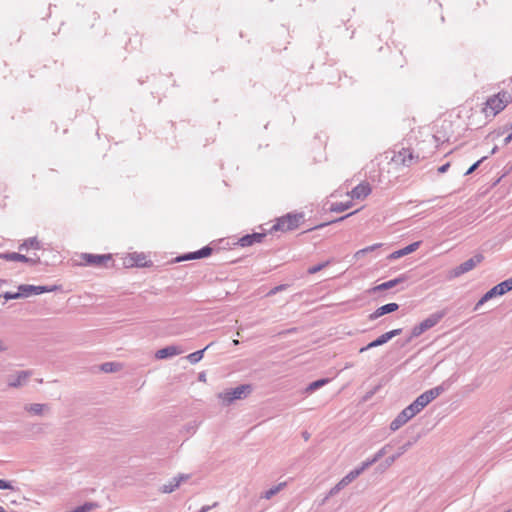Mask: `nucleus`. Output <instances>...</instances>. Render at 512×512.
<instances>
[{"instance_id": "09e8293b", "label": "nucleus", "mask_w": 512, "mask_h": 512, "mask_svg": "<svg viewBox=\"0 0 512 512\" xmlns=\"http://www.w3.org/2000/svg\"><path fill=\"white\" fill-rule=\"evenodd\" d=\"M8 349L4 340L0 339V352H4Z\"/></svg>"}, {"instance_id": "aec40b11", "label": "nucleus", "mask_w": 512, "mask_h": 512, "mask_svg": "<svg viewBox=\"0 0 512 512\" xmlns=\"http://www.w3.org/2000/svg\"><path fill=\"white\" fill-rule=\"evenodd\" d=\"M371 193V187L368 183L362 182L354 187L349 195L352 199H363Z\"/></svg>"}, {"instance_id": "7c9ffc66", "label": "nucleus", "mask_w": 512, "mask_h": 512, "mask_svg": "<svg viewBox=\"0 0 512 512\" xmlns=\"http://www.w3.org/2000/svg\"><path fill=\"white\" fill-rule=\"evenodd\" d=\"M352 205H353L352 201L334 203L331 206V211L344 212V211L350 209L352 207Z\"/></svg>"}, {"instance_id": "a211bd4d", "label": "nucleus", "mask_w": 512, "mask_h": 512, "mask_svg": "<svg viewBox=\"0 0 512 512\" xmlns=\"http://www.w3.org/2000/svg\"><path fill=\"white\" fill-rule=\"evenodd\" d=\"M413 418V415L408 412L407 408H404L396 418L390 423V429L396 431L405 425L409 420Z\"/></svg>"}, {"instance_id": "c9c22d12", "label": "nucleus", "mask_w": 512, "mask_h": 512, "mask_svg": "<svg viewBox=\"0 0 512 512\" xmlns=\"http://www.w3.org/2000/svg\"><path fill=\"white\" fill-rule=\"evenodd\" d=\"M378 460L373 456L372 458H369L367 459L366 461H364L360 467H357L355 468L356 471H359V475L364 471L366 470L367 468H369L371 465H373L374 463H376Z\"/></svg>"}, {"instance_id": "8fccbe9b", "label": "nucleus", "mask_w": 512, "mask_h": 512, "mask_svg": "<svg viewBox=\"0 0 512 512\" xmlns=\"http://www.w3.org/2000/svg\"><path fill=\"white\" fill-rule=\"evenodd\" d=\"M507 94H508L507 92L502 90V91H498V92L494 93L492 96L500 97V96H507Z\"/></svg>"}, {"instance_id": "473e14b6", "label": "nucleus", "mask_w": 512, "mask_h": 512, "mask_svg": "<svg viewBox=\"0 0 512 512\" xmlns=\"http://www.w3.org/2000/svg\"><path fill=\"white\" fill-rule=\"evenodd\" d=\"M408 409V412H410L413 417H415L418 413H420L423 409H424V406L420 404V402H418L416 399L406 407Z\"/></svg>"}, {"instance_id": "f704fd0d", "label": "nucleus", "mask_w": 512, "mask_h": 512, "mask_svg": "<svg viewBox=\"0 0 512 512\" xmlns=\"http://www.w3.org/2000/svg\"><path fill=\"white\" fill-rule=\"evenodd\" d=\"M119 369V364L115 362H106L101 365V370L106 373L115 372Z\"/></svg>"}, {"instance_id": "4468645a", "label": "nucleus", "mask_w": 512, "mask_h": 512, "mask_svg": "<svg viewBox=\"0 0 512 512\" xmlns=\"http://www.w3.org/2000/svg\"><path fill=\"white\" fill-rule=\"evenodd\" d=\"M188 478H189L188 475L180 474L177 477H174L173 479H171L168 483L163 484L160 487L159 491L161 493H165V494L172 493L173 491H175L180 486V484L183 481H186Z\"/></svg>"}, {"instance_id": "412c9836", "label": "nucleus", "mask_w": 512, "mask_h": 512, "mask_svg": "<svg viewBox=\"0 0 512 512\" xmlns=\"http://www.w3.org/2000/svg\"><path fill=\"white\" fill-rule=\"evenodd\" d=\"M399 308L397 303H388L377 308L373 313L369 315L370 320H375L385 314L392 313Z\"/></svg>"}, {"instance_id": "5fc2aeb1", "label": "nucleus", "mask_w": 512, "mask_h": 512, "mask_svg": "<svg viewBox=\"0 0 512 512\" xmlns=\"http://www.w3.org/2000/svg\"><path fill=\"white\" fill-rule=\"evenodd\" d=\"M233 344H234V345H238V344H239V341H238V340H233Z\"/></svg>"}, {"instance_id": "de8ad7c7", "label": "nucleus", "mask_w": 512, "mask_h": 512, "mask_svg": "<svg viewBox=\"0 0 512 512\" xmlns=\"http://www.w3.org/2000/svg\"><path fill=\"white\" fill-rule=\"evenodd\" d=\"M217 506V502H215L213 505H206V506H203L198 512H208L210 509H212L213 507H216Z\"/></svg>"}, {"instance_id": "58836bf2", "label": "nucleus", "mask_w": 512, "mask_h": 512, "mask_svg": "<svg viewBox=\"0 0 512 512\" xmlns=\"http://www.w3.org/2000/svg\"><path fill=\"white\" fill-rule=\"evenodd\" d=\"M4 298L6 300H11V299H18V298H23V297H22L21 291L18 290V292H16V293L6 292L4 294Z\"/></svg>"}, {"instance_id": "f257e3e1", "label": "nucleus", "mask_w": 512, "mask_h": 512, "mask_svg": "<svg viewBox=\"0 0 512 512\" xmlns=\"http://www.w3.org/2000/svg\"><path fill=\"white\" fill-rule=\"evenodd\" d=\"M508 104L504 98H487L485 103L481 106V113L484 114L485 121L487 123L498 113H500Z\"/></svg>"}, {"instance_id": "bb28decb", "label": "nucleus", "mask_w": 512, "mask_h": 512, "mask_svg": "<svg viewBox=\"0 0 512 512\" xmlns=\"http://www.w3.org/2000/svg\"><path fill=\"white\" fill-rule=\"evenodd\" d=\"M40 249L41 248V244L39 242V240L36 238V237H31V238H28L26 239L20 246H19V250H25V249Z\"/></svg>"}, {"instance_id": "393cba45", "label": "nucleus", "mask_w": 512, "mask_h": 512, "mask_svg": "<svg viewBox=\"0 0 512 512\" xmlns=\"http://www.w3.org/2000/svg\"><path fill=\"white\" fill-rule=\"evenodd\" d=\"M211 252H212V249L210 247L206 246V247L201 248L198 251L191 252V253L183 256L179 260L200 259V258L209 256L211 254Z\"/></svg>"}, {"instance_id": "dca6fc26", "label": "nucleus", "mask_w": 512, "mask_h": 512, "mask_svg": "<svg viewBox=\"0 0 512 512\" xmlns=\"http://www.w3.org/2000/svg\"><path fill=\"white\" fill-rule=\"evenodd\" d=\"M124 264L127 267H144L147 265L146 255L144 253L137 252L131 253L125 258Z\"/></svg>"}, {"instance_id": "9b49d317", "label": "nucleus", "mask_w": 512, "mask_h": 512, "mask_svg": "<svg viewBox=\"0 0 512 512\" xmlns=\"http://www.w3.org/2000/svg\"><path fill=\"white\" fill-rule=\"evenodd\" d=\"M82 259L84 260L85 265L102 266V265H105L106 262L111 260V255L110 254L96 255V254L85 253L82 255Z\"/></svg>"}, {"instance_id": "c756f323", "label": "nucleus", "mask_w": 512, "mask_h": 512, "mask_svg": "<svg viewBox=\"0 0 512 512\" xmlns=\"http://www.w3.org/2000/svg\"><path fill=\"white\" fill-rule=\"evenodd\" d=\"M382 246H383V244H382V243H376V244H373V245L367 246V247H365V248H363V249L358 250V251L355 253L354 257L358 259V258H360L361 256H364V255H365V254H367V253L373 252V251H375L376 249H378V248H380V247H382Z\"/></svg>"}, {"instance_id": "f8f14e48", "label": "nucleus", "mask_w": 512, "mask_h": 512, "mask_svg": "<svg viewBox=\"0 0 512 512\" xmlns=\"http://www.w3.org/2000/svg\"><path fill=\"white\" fill-rule=\"evenodd\" d=\"M0 258L7 260V261H20V262H24V263H30L32 265H36L40 261L39 257L30 258V257H27L23 254L16 253V252L1 253Z\"/></svg>"}, {"instance_id": "6e6552de", "label": "nucleus", "mask_w": 512, "mask_h": 512, "mask_svg": "<svg viewBox=\"0 0 512 512\" xmlns=\"http://www.w3.org/2000/svg\"><path fill=\"white\" fill-rule=\"evenodd\" d=\"M401 332H402L401 329H393L391 331H388V332L380 335L377 339H375L374 341L370 342L366 346L360 348L359 352L363 353V352H365V351H367V350H369L371 348L381 346V345L387 343L393 337L399 335Z\"/></svg>"}, {"instance_id": "0eeeda50", "label": "nucleus", "mask_w": 512, "mask_h": 512, "mask_svg": "<svg viewBox=\"0 0 512 512\" xmlns=\"http://www.w3.org/2000/svg\"><path fill=\"white\" fill-rule=\"evenodd\" d=\"M56 286H35L29 284H22L18 286V290L21 291L22 297H30L31 295H40L46 292H52L56 290Z\"/></svg>"}, {"instance_id": "a878e982", "label": "nucleus", "mask_w": 512, "mask_h": 512, "mask_svg": "<svg viewBox=\"0 0 512 512\" xmlns=\"http://www.w3.org/2000/svg\"><path fill=\"white\" fill-rule=\"evenodd\" d=\"M24 409L34 415H42L45 411L49 410V407L46 404L33 403L25 405Z\"/></svg>"}, {"instance_id": "72a5a7b5", "label": "nucleus", "mask_w": 512, "mask_h": 512, "mask_svg": "<svg viewBox=\"0 0 512 512\" xmlns=\"http://www.w3.org/2000/svg\"><path fill=\"white\" fill-rule=\"evenodd\" d=\"M408 409V412H410L413 417H415L418 413H420L423 409H424V406L420 404V402H418L416 399L406 407Z\"/></svg>"}, {"instance_id": "4be33fe9", "label": "nucleus", "mask_w": 512, "mask_h": 512, "mask_svg": "<svg viewBox=\"0 0 512 512\" xmlns=\"http://www.w3.org/2000/svg\"><path fill=\"white\" fill-rule=\"evenodd\" d=\"M264 237L265 233L247 234L239 239L238 244L241 247H248L253 245L254 243H260Z\"/></svg>"}, {"instance_id": "f3484780", "label": "nucleus", "mask_w": 512, "mask_h": 512, "mask_svg": "<svg viewBox=\"0 0 512 512\" xmlns=\"http://www.w3.org/2000/svg\"><path fill=\"white\" fill-rule=\"evenodd\" d=\"M182 353H183V349L180 346L169 345V346H166V347H164L162 349H159L155 353V357L157 359H166V358H171V357L180 355Z\"/></svg>"}, {"instance_id": "e433bc0d", "label": "nucleus", "mask_w": 512, "mask_h": 512, "mask_svg": "<svg viewBox=\"0 0 512 512\" xmlns=\"http://www.w3.org/2000/svg\"><path fill=\"white\" fill-rule=\"evenodd\" d=\"M378 460L373 456L372 458H369L367 459L366 461H364L360 467H357L355 468L356 471H359V475L364 471L366 470L367 468H369L371 465H373L374 463H376Z\"/></svg>"}, {"instance_id": "9d476101", "label": "nucleus", "mask_w": 512, "mask_h": 512, "mask_svg": "<svg viewBox=\"0 0 512 512\" xmlns=\"http://www.w3.org/2000/svg\"><path fill=\"white\" fill-rule=\"evenodd\" d=\"M512 290V278L506 279L503 282L495 285L493 288L486 292V297L493 299L502 296Z\"/></svg>"}, {"instance_id": "b1692460", "label": "nucleus", "mask_w": 512, "mask_h": 512, "mask_svg": "<svg viewBox=\"0 0 512 512\" xmlns=\"http://www.w3.org/2000/svg\"><path fill=\"white\" fill-rule=\"evenodd\" d=\"M406 280V278L404 276H400V277H397L395 279H392V280H389V281H386V282H383L377 286H375L373 288V291L374 292H378V291H384V290H388V289H391V288H394L395 286H397L399 283H402Z\"/></svg>"}, {"instance_id": "7ed1b4c3", "label": "nucleus", "mask_w": 512, "mask_h": 512, "mask_svg": "<svg viewBox=\"0 0 512 512\" xmlns=\"http://www.w3.org/2000/svg\"><path fill=\"white\" fill-rule=\"evenodd\" d=\"M443 313H434L420 322L418 325H415L412 330L410 337L407 339V343L410 342L413 338H417L422 335L425 331L431 329L435 325L439 323L442 319Z\"/></svg>"}, {"instance_id": "ea45409f", "label": "nucleus", "mask_w": 512, "mask_h": 512, "mask_svg": "<svg viewBox=\"0 0 512 512\" xmlns=\"http://www.w3.org/2000/svg\"><path fill=\"white\" fill-rule=\"evenodd\" d=\"M486 159V157H482L480 160H478L477 162H475L466 172H465V175H470L472 174L477 168L478 166L480 165L481 162H483L484 160Z\"/></svg>"}, {"instance_id": "cd10ccee", "label": "nucleus", "mask_w": 512, "mask_h": 512, "mask_svg": "<svg viewBox=\"0 0 512 512\" xmlns=\"http://www.w3.org/2000/svg\"><path fill=\"white\" fill-rule=\"evenodd\" d=\"M211 346V344L207 345L204 349L202 350H198V351H195L191 354H189L186 358L188 359V361L191 363V364H196L198 363L200 360H202L203 356H204V352Z\"/></svg>"}, {"instance_id": "ddd939ff", "label": "nucleus", "mask_w": 512, "mask_h": 512, "mask_svg": "<svg viewBox=\"0 0 512 512\" xmlns=\"http://www.w3.org/2000/svg\"><path fill=\"white\" fill-rule=\"evenodd\" d=\"M359 476V471L356 469L351 470L345 477H343L331 490L329 491V496H333L337 494L341 489L351 483Z\"/></svg>"}, {"instance_id": "20e7f679", "label": "nucleus", "mask_w": 512, "mask_h": 512, "mask_svg": "<svg viewBox=\"0 0 512 512\" xmlns=\"http://www.w3.org/2000/svg\"><path fill=\"white\" fill-rule=\"evenodd\" d=\"M424 158L425 156H421L419 153H414L410 148H402L394 156V161L404 166H411Z\"/></svg>"}, {"instance_id": "423d86ee", "label": "nucleus", "mask_w": 512, "mask_h": 512, "mask_svg": "<svg viewBox=\"0 0 512 512\" xmlns=\"http://www.w3.org/2000/svg\"><path fill=\"white\" fill-rule=\"evenodd\" d=\"M484 257L482 254H476L470 259L464 261L457 267H455L452 271V275L454 277H459L462 274H465L472 269H474L478 264H480L483 261Z\"/></svg>"}, {"instance_id": "f03ea898", "label": "nucleus", "mask_w": 512, "mask_h": 512, "mask_svg": "<svg viewBox=\"0 0 512 512\" xmlns=\"http://www.w3.org/2000/svg\"><path fill=\"white\" fill-rule=\"evenodd\" d=\"M251 392V386L244 384L232 389H227L218 394V399L224 405H230L233 401L245 398Z\"/></svg>"}, {"instance_id": "37998d69", "label": "nucleus", "mask_w": 512, "mask_h": 512, "mask_svg": "<svg viewBox=\"0 0 512 512\" xmlns=\"http://www.w3.org/2000/svg\"><path fill=\"white\" fill-rule=\"evenodd\" d=\"M388 447H389L388 445L382 447L378 452L375 453L374 457L377 460H380L387 453V448Z\"/></svg>"}, {"instance_id": "4d7b16f0", "label": "nucleus", "mask_w": 512, "mask_h": 512, "mask_svg": "<svg viewBox=\"0 0 512 512\" xmlns=\"http://www.w3.org/2000/svg\"><path fill=\"white\" fill-rule=\"evenodd\" d=\"M510 129L512 130V122H511V125H510Z\"/></svg>"}, {"instance_id": "c85d7f7f", "label": "nucleus", "mask_w": 512, "mask_h": 512, "mask_svg": "<svg viewBox=\"0 0 512 512\" xmlns=\"http://www.w3.org/2000/svg\"><path fill=\"white\" fill-rule=\"evenodd\" d=\"M329 382V379L327 378H323V379H319V380H316L312 383H310L307 388H306V392L308 393H312L314 392L315 390L323 387L324 385H326L327 383Z\"/></svg>"}, {"instance_id": "603ef678", "label": "nucleus", "mask_w": 512, "mask_h": 512, "mask_svg": "<svg viewBox=\"0 0 512 512\" xmlns=\"http://www.w3.org/2000/svg\"><path fill=\"white\" fill-rule=\"evenodd\" d=\"M198 379L199 381H203L205 382L206 381V375L205 373H200L199 376H198Z\"/></svg>"}, {"instance_id": "6ab92c4d", "label": "nucleus", "mask_w": 512, "mask_h": 512, "mask_svg": "<svg viewBox=\"0 0 512 512\" xmlns=\"http://www.w3.org/2000/svg\"><path fill=\"white\" fill-rule=\"evenodd\" d=\"M413 418V415L408 412L407 408H404L396 418L390 423V429L396 431L405 425L409 420Z\"/></svg>"}, {"instance_id": "4c0bfd02", "label": "nucleus", "mask_w": 512, "mask_h": 512, "mask_svg": "<svg viewBox=\"0 0 512 512\" xmlns=\"http://www.w3.org/2000/svg\"><path fill=\"white\" fill-rule=\"evenodd\" d=\"M329 264H330V261H325V262H323V263H320V264H317V265H315V266L310 267V268L307 270V272H308L309 274H315V273H317V272L321 271L322 269H324L325 267H327Z\"/></svg>"}, {"instance_id": "864d4df0", "label": "nucleus", "mask_w": 512, "mask_h": 512, "mask_svg": "<svg viewBox=\"0 0 512 512\" xmlns=\"http://www.w3.org/2000/svg\"><path fill=\"white\" fill-rule=\"evenodd\" d=\"M303 436H304L305 440H308L309 435H308L307 433H304V435H303Z\"/></svg>"}, {"instance_id": "3c124183", "label": "nucleus", "mask_w": 512, "mask_h": 512, "mask_svg": "<svg viewBox=\"0 0 512 512\" xmlns=\"http://www.w3.org/2000/svg\"><path fill=\"white\" fill-rule=\"evenodd\" d=\"M356 212H357V210H356V211H354V212H351V213H349V214H347V215H345V216H343V217H340V218H339V219H337L335 222L342 221V220H344L345 218H348L349 216H351V215L355 214Z\"/></svg>"}, {"instance_id": "6e6d98bb", "label": "nucleus", "mask_w": 512, "mask_h": 512, "mask_svg": "<svg viewBox=\"0 0 512 512\" xmlns=\"http://www.w3.org/2000/svg\"><path fill=\"white\" fill-rule=\"evenodd\" d=\"M0 512H6V510L2 506H0Z\"/></svg>"}, {"instance_id": "5701e85b", "label": "nucleus", "mask_w": 512, "mask_h": 512, "mask_svg": "<svg viewBox=\"0 0 512 512\" xmlns=\"http://www.w3.org/2000/svg\"><path fill=\"white\" fill-rule=\"evenodd\" d=\"M30 376L28 371H20L15 376H11L8 379V385L10 387H20L24 385Z\"/></svg>"}, {"instance_id": "39448f33", "label": "nucleus", "mask_w": 512, "mask_h": 512, "mask_svg": "<svg viewBox=\"0 0 512 512\" xmlns=\"http://www.w3.org/2000/svg\"><path fill=\"white\" fill-rule=\"evenodd\" d=\"M299 217L287 214L277 219V222L270 228V231H290L298 227Z\"/></svg>"}, {"instance_id": "c03bdc74", "label": "nucleus", "mask_w": 512, "mask_h": 512, "mask_svg": "<svg viewBox=\"0 0 512 512\" xmlns=\"http://www.w3.org/2000/svg\"><path fill=\"white\" fill-rule=\"evenodd\" d=\"M286 288V285L282 284V285H278L276 287H274L273 289H271L269 292H268V296L270 295H274L282 290H284Z\"/></svg>"}, {"instance_id": "1a4fd4ad", "label": "nucleus", "mask_w": 512, "mask_h": 512, "mask_svg": "<svg viewBox=\"0 0 512 512\" xmlns=\"http://www.w3.org/2000/svg\"><path fill=\"white\" fill-rule=\"evenodd\" d=\"M446 388L444 385L436 386L430 390L425 391L421 395H419L416 400L420 402L421 405L424 406V408L431 403L434 399H436L439 395H441Z\"/></svg>"}, {"instance_id": "2eb2a0df", "label": "nucleus", "mask_w": 512, "mask_h": 512, "mask_svg": "<svg viewBox=\"0 0 512 512\" xmlns=\"http://www.w3.org/2000/svg\"><path fill=\"white\" fill-rule=\"evenodd\" d=\"M420 245L421 241L413 242L402 249L392 252L391 254L388 255L387 259L392 261L404 257L408 254L415 252L420 247Z\"/></svg>"}, {"instance_id": "a18cd8bd", "label": "nucleus", "mask_w": 512, "mask_h": 512, "mask_svg": "<svg viewBox=\"0 0 512 512\" xmlns=\"http://www.w3.org/2000/svg\"><path fill=\"white\" fill-rule=\"evenodd\" d=\"M403 452H399L393 456H390L389 458L386 459V464L388 466L392 465L394 463V461L402 454Z\"/></svg>"}, {"instance_id": "79ce46f5", "label": "nucleus", "mask_w": 512, "mask_h": 512, "mask_svg": "<svg viewBox=\"0 0 512 512\" xmlns=\"http://www.w3.org/2000/svg\"><path fill=\"white\" fill-rule=\"evenodd\" d=\"M490 298L486 297V293L479 299V301L476 303L474 310L477 311L485 302L489 301Z\"/></svg>"}, {"instance_id": "2f4dec72", "label": "nucleus", "mask_w": 512, "mask_h": 512, "mask_svg": "<svg viewBox=\"0 0 512 512\" xmlns=\"http://www.w3.org/2000/svg\"><path fill=\"white\" fill-rule=\"evenodd\" d=\"M286 484L285 483H279L278 485L276 486H273L271 487L270 489H268L267 491H265V493L263 494V498L265 499H270L272 498L274 495H276Z\"/></svg>"}, {"instance_id": "49530a36", "label": "nucleus", "mask_w": 512, "mask_h": 512, "mask_svg": "<svg viewBox=\"0 0 512 512\" xmlns=\"http://www.w3.org/2000/svg\"><path fill=\"white\" fill-rule=\"evenodd\" d=\"M449 167H450V163H445L444 165H442V166H440V167L438 168V172H439L440 174H443V173L447 172V170L449 169Z\"/></svg>"}, {"instance_id": "13d9d810", "label": "nucleus", "mask_w": 512, "mask_h": 512, "mask_svg": "<svg viewBox=\"0 0 512 512\" xmlns=\"http://www.w3.org/2000/svg\"><path fill=\"white\" fill-rule=\"evenodd\" d=\"M511 82H512V79H511Z\"/></svg>"}, {"instance_id": "a19ab883", "label": "nucleus", "mask_w": 512, "mask_h": 512, "mask_svg": "<svg viewBox=\"0 0 512 512\" xmlns=\"http://www.w3.org/2000/svg\"><path fill=\"white\" fill-rule=\"evenodd\" d=\"M4 489L13 490L14 487L12 486V484L10 482L0 479V490H4Z\"/></svg>"}]
</instances>
